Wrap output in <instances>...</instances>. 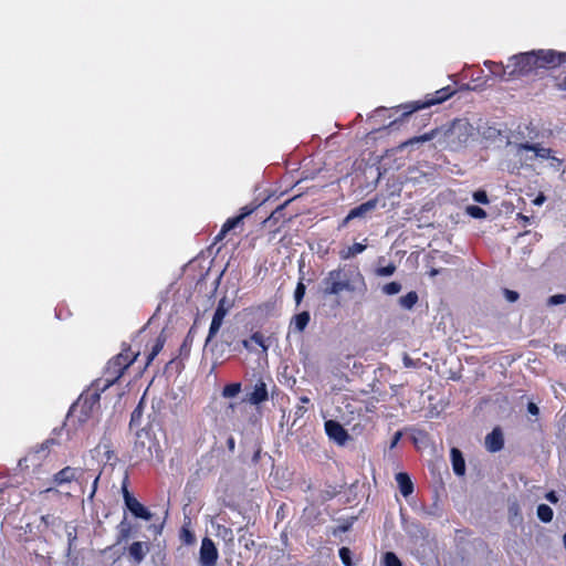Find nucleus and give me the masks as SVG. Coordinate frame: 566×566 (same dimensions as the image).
<instances>
[{
    "instance_id": "obj_48",
    "label": "nucleus",
    "mask_w": 566,
    "mask_h": 566,
    "mask_svg": "<svg viewBox=\"0 0 566 566\" xmlns=\"http://www.w3.org/2000/svg\"><path fill=\"white\" fill-rule=\"evenodd\" d=\"M473 199L479 202V203H482V205H488L489 203V198H488V195L484 190H478L473 193Z\"/></svg>"
},
{
    "instance_id": "obj_32",
    "label": "nucleus",
    "mask_w": 566,
    "mask_h": 566,
    "mask_svg": "<svg viewBox=\"0 0 566 566\" xmlns=\"http://www.w3.org/2000/svg\"><path fill=\"white\" fill-rule=\"evenodd\" d=\"M311 402L310 398L306 396L300 397V403L295 407L294 410V421L293 424L301 418L304 417V415L307 412V408L305 405H308Z\"/></svg>"
},
{
    "instance_id": "obj_38",
    "label": "nucleus",
    "mask_w": 566,
    "mask_h": 566,
    "mask_svg": "<svg viewBox=\"0 0 566 566\" xmlns=\"http://www.w3.org/2000/svg\"><path fill=\"white\" fill-rule=\"evenodd\" d=\"M547 160H548L549 168H552L554 171H556V172L564 171V169H563L564 159L563 158H558V157L554 156V154H552L551 158H548Z\"/></svg>"
},
{
    "instance_id": "obj_27",
    "label": "nucleus",
    "mask_w": 566,
    "mask_h": 566,
    "mask_svg": "<svg viewBox=\"0 0 566 566\" xmlns=\"http://www.w3.org/2000/svg\"><path fill=\"white\" fill-rule=\"evenodd\" d=\"M166 340H167V337L163 331L157 336L154 345L151 346L149 354L147 355L146 367H148L153 363V360L156 358V356L163 350V348L166 344Z\"/></svg>"
},
{
    "instance_id": "obj_44",
    "label": "nucleus",
    "mask_w": 566,
    "mask_h": 566,
    "mask_svg": "<svg viewBox=\"0 0 566 566\" xmlns=\"http://www.w3.org/2000/svg\"><path fill=\"white\" fill-rule=\"evenodd\" d=\"M285 205L279 206L264 222H279L283 218Z\"/></svg>"
},
{
    "instance_id": "obj_17",
    "label": "nucleus",
    "mask_w": 566,
    "mask_h": 566,
    "mask_svg": "<svg viewBox=\"0 0 566 566\" xmlns=\"http://www.w3.org/2000/svg\"><path fill=\"white\" fill-rule=\"evenodd\" d=\"M218 556V549L213 541L209 537H205L200 547V563L202 566H216Z\"/></svg>"
},
{
    "instance_id": "obj_62",
    "label": "nucleus",
    "mask_w": 566,
    "mask_h": 566,
    "mask_svg": "<svg viewBox=\"0 0 566 566\" xmlns=\"http://www.w3.org/2000/svg\"><path fill=\"white\" fill-rule=\"evenodd\" d=\"M517 218H518V219H521V220H523L524 226H525V224H527V223L530 222V218H528V217H526V216H524V214H522V213H518V214H517Z\"/></svg>"
},
{
    "instance_id": "obj_64",
    "label": "nucleus",
    "mask_w": 566,
    "mask_h": 566,
    "mask_svg": "<svg viewBox=\"0 0 566 566\" xmlns=\"http://www.w3.org/2000/svg\"><path fill=\"white\" fill-rule=\"evenodd\" d=\"M113 547H114V545L106 547L105 552L111 551Z\"/></svg>"
},
{
    "instance_id": "obj_60",
    "label": "nucleus",
    "mask_w": 566,
    "mask_h": 566,
    "mask_svg": "<svg viewBox=\"0 0 566 566\" xmlns=\"http://www.w3.org/2000/svg\"><path fill=\"white\" fill-rule=\"evenodd\" d=\"M558 86L560 90L566 91V71L564 72V76H563L560 83L558 84Z\"/></svg>"
},
{
    "instance_id": "obj_56",
    "label": "nucleus",
    "mask_w": 566,
    "mask_h": 566,
    "mask_svg": "<svg viewBox=\"0 0 566 566\" xmlns=\"http://www.w3.org/2000/svg\"><path fill=\"white\" fill-rule=\"evenodd\" d=\"M252 344H253V343H252L250 339H243V340H242V345H243V347H244L247 350H249V352L254 350V347H253V345H252Z\"/></svg>"
},
{
    "instance_id": "obj_52",
    "label": "nucleus",
    "mask_w": 566,
    "mask_h": 566,
    "mask_svg": "<svg viewBox=\"0 0 566 566\" xmlns=\"http://www.w3.org/2000/svg\"><path fill=\"white\" fill-rule=\"evenodd\" d=\"M527 411L533 416H537L539 413V409L534 402L527 403Z\"/></svg>"
},
{
    "instance_id": "obj_49",
    "label": "nucleus",
    "mask_w": 566,
    "mask_h": 566,
    "mask_svg": "<svg viewBox=\"0 0 566 566\" xmlns=\"http://www.w3.org/2000/svg\"><path fill=\"white\" fill-rule=\"evenodd\" d=\"M149 433H150L149 430H146V429H140L139 431H137L136 432V442H135L136 447H138L140 444V447L144 448L145 442L142 441L140 439L144 434L149 438Z\"/></svg>"
},
{
    "instance_id": "obj_41",
    "label": "nucleus",
    "mask_w": 566,
    "mask_h": 566,
    "mask_svg": "<svg viewBox=\"0 0 566 566\" xmlns=\"http://www.w3.org/2000/svg\"><path fill=\"white\" fill-rule=\"evenodd\" d=\"M384 564H385V566H401L400 559L392 552H387L384 555Z\"/></svg>"
},
{
    "instance_id": "obj_31",
    "label": "nucleus",
    "mask_w": 566,
    "mask_h": 566,
    "mask_svg": "<svg viewBox=\"0 0 566 566\" xmlns=\"http://www.w3.org/2000/svg\"><path fill=\"white\" fill-rule=\"evenodd\" d=\"M419 296L417 292L410 291L399 298V304L406 310H411L418 303Z\"/></svg>"
},
{
    "instance_id": "obj_63",
    "label": "nucleus",
    "mask_w": 566,
    "mask_h": 566,
    "mask_svg": "<svg viewBox=\"0 0 566 566\" xmlns=\"http://www.w3.org/2000/svg\"><path fill=\"white\" fill-rule=\"evenodd\" d=\"M437 273H438V271H437V270H434V269H433V270H431V272H430V274H431V275H436Z\"/></svg>"
},
{
    "instance_id": "obj_26",
    "label": "nucleus",
    "mask_w": 566,
    "mask_h": 566,
    "mask_svg": "<svg viewBox=\"0 0 566 566\" xmlns=\"http://www.w3.org/2000/svg\"><path fill=\"white\" fill-rule=\"evenodd\" d=\"M377 201L375 199L368 200L366 202H363L361 205L353 208L348 214L349 218L353 220L356 218H363L365 217L369 211L374 210L376 208Z\"/></svg>"
},
{
    "instance_id": "obj_11",
    "label": "nucleus",
    "mask_w": 566,
    "mask_h": 566,
    "mask_svg": "<svg viewBox=\"0 0 566 566\" xmlns=\"http://www.w3.org/2000/svg\"><path fill=\"white\" fill-rule=\"evenodd\" d=\"M128 476H125L122 485V494L126 509L136 517L145 521L153 518V513L144 506L128 490Z\"/></svg>"
},
{
    "instance_id": "obj_46",
    "label": "nucleus",
    "mask_w": 566,
    "mask_h": 566,
    "mask_svg": "<svg viewBox=\"0 0 566 566\" xmlns=\"http://www.w3.org/2000/svg\"><path fill=\"white\" fill-rule=\"evenodd\" d=\"M192 344V337L188 334L180 346V355L188 356Z\"/></svg>"
},
{
    "instance_id": "obj_58",
    "label": "nucleus",
    "mask_w": 566,
    "mask_h": 566,
    "mask_svg": "<svg viewBox=\"0 0 566 566\" xmlns=\"http://www.w3.org/2000/svg\"><path fill=\"white\" fill-rule=\"evenodd\" d=\"M227 446L229 448L230 451H233L234 450V447H235V441H234V438L233 437H229L228 440H227Z\"/></svg>"
},
{
    "instance_id": "obj_9",
    "label": "nucleus",
    "mask_w": 566,
    "mask_h": 566,
    "mask_svg": "<svg viewBox=\"0 0 566 566\" xmlns=\"http://www.w3.org/2000/svg\"><path fill=\"white\" fill-rule=\"evenodd\" d=\"M454 94H455V90L452 86H450V85L444 86V87L436 91L433 94H427L423 99L415 101V102L406 105L405 108L407 111L403 113V116H408L417 111H420V109H423L427 107H431L433 105L441 104V103L446 102L447 99H449Z\"/></svg>"
},
{
    "instance_id": "obj_8",
    "label": "nucleus",
    "mask_w": 566,
    "mask_h": 566,
    "mask_svg": "<svg viewBox=\"0 0 566 566\" xmlns=\"http://www.w3.org/2000/svg\"><path fill=\"white\" fill-rule=\"evenodd\" d=\"M536 56L531 52L518 53L510 57L507 69L511 80L531 74L536 67Z\"/></svg>"
},
{
    "instance_id": "obj_51",
    "label": "nucleus",
    "mask_w": 566,
    "mask_h": 566,
    "mask_svg": "<svg viewBox=\"0 0 566 566\" xmlns=\"http://www.w3.org/2000/svg\"><path fill=\"white\" fill-rule=\"evenodd\" d=\"M164 525L163 524H153L148 527L150 532H153L154 536L157 537L161 535Z\"/></svg>"
},
{
    "instance_id": "obj_40",
    "label": "nucleus",
    "mask_w": 566,
    "mask_h": 566,
    "mask_svg": "<svg viewBox=\"0 0 566 566\" xmlns=\"http://www.w3.org/2000/svg\"><path fill=\"white\" fill-rule=\"evenodd\" d=\"M467 212L469 216L475 218V219H483L486 217V212L484 209H482L479 206H468Z\"/></svg>"
},
{
    "instance_id": "obj_15",
    "label": "nucleus",
    "mask_w": 566,
    "mask_h": 566,
    "mask_svg": "<svg viewBox=\"0 0 566 566\" xmlns=\"http://www.w3.org/2000/svg\"><path fill=\"white\" fill-rule=\"evenodd\" d=\"M85 471L81 468L65 467L53 475L52 482L60 486L73 481L82 483Z\"/></svg>"
},
{
    "instance_id": "obj_33",
    "label": "nucleus",
    "mask_w": 566,
    "mask_h": 566,
    "mask_svg": "<svg viewBox=\"0 0 566 566\" xmlns=\"http://www.w3.org/2000/svg\"><path fill=\"white\" fill-rule=\"evenodd\" d=\"M241 390H242L241 382H231V384L226 385L222 388L221 394H222L223 398H233L237 395H239Z\"/></svg>"
},
{
    "instance_id": "obj_57",
    "label": "nucleus",
    "mask_w": 566,
    "mask_h": 566,
    "mask_svg": "<svg viewBox=\"0 0 566 566\" xmlns=\"http://www.w3.org/2000/svg\"><path fill=\"white\" fill-rule=\"evenodd\" d=\"M400 438H401V432H399V431H398V432H396V433H395V436H394V438H392V440H391V443H390V448H391V449L396 447V444L398 443V441L400 440Z\"/></svg>"
},
{
    "instance_id": "obj_39",
    "label": "nucleus",
    "mask_w": 566,
    "mask_h": 566,
    "mask_svg": "<svg viewBox=\"0 0 566 566\" xmlns=\"http://www.w3.org/2000/svg\"><path fill=\"white\" fill-rule=\"evenodd\" d=\"M401 291V284L399 282H389L382 286V292L387 295H395Z\"/></svg>"
},
{
    "instance_id": "obj_19",
    "label": "nucleus",
    "mask_w": 566,
    "mask_h": 566,
    "mask_svg": "<svg viewBox=\"0 0 566 566\" xmlns=\"http://www.w3.org/2000/svg\"><path fill=\"white\" fill-rule=\"evenodd\" d=\"M325 431L331 439H334L338 443H344L348 438L347 431L335 420H327L325 422Z\"/></svg>"
},
{
    "instance_id": "obj_2",
    "label": "nucleus",
    "mask_w": 566,
    "mask_h": 566,
    "mask_svg": "<svg viewBox=\"0 0 566 566\" xmlns=\"http://www.w3.org/2000/svg\"><path fill=\"white\" fill-rule=\"evenodd\" d=\"M367 286L357 265L339 264L324 276L319 284L323 297L340 296L342 293H364Z\"/></svg>"
},
{
    "instance_id": "obj_1",
    "label": "nucleus",
    "mask_w": 566,
    "mask_h": 566,
    "mask_svg": "<svg viewBox=\"0 0 566 566\" xmlns=\"http://www.w3.org/2000/svg\"><path fill=\"white\" fill-rule=\"evenodd\" d=\"M473 126L465 118H457L449 125H444L430 132L411 137L402 142L399 146V150H403L407 147H412L417 144L437 139L439 146L443 149L457 151L467 146L470 138L473 136Z\"/></svg>"
},
{
    "instance_id": "obj_54",
    "label": "nucleus",
    "mask_w": 566,
    "mask_h": 566,
    "mask_svg": "<svg viewBox=\"0 0 566 566\" xmlns=\"http://www.w3.org/2000/svg\"><path fill=\"white\" fill-rule=\"evenodd\" d=\"M352 220H353V219H352V218H349V214H347V216H346V217H345V218H344V219L338 223L337 229H338V230L344 229L345 227H347V226H348V223H349Z\"/></svg>"
},
{
    "instance_id": "obj_53",
    "label": "nucleus",
    "mask_w": 566,
    "mask_h": 566,
    "mask_svg": "<svg viewBox=\"0 0 566 566\" xmlns=\"http://www.w3.org/2000/svg\"><path fill=\"white\" fill-rule=\"evenodd\" d=\"M105 450V457L107 461L116 460L117 457L113 450H108V446H104Z\"/></svg>"
},
{
    "instance_id": "obj_30",
    "label": "nucleus",
    "mask_w": 566,
    "mask_h": 566,
    "mask_svg": "<svg viewBox=\"0 0 566 566\" xmlns=\"http://www.w3.org/2000/svg\"><path fill=\"white\" fill-rule=\"evenodd\" d=\"M310 319H311V316L307 311H303V312L296 314L293 317L294 328L297 332H303L306 328V326L308 325Z\"/></svg>"
},
{
    "instance_id": "obj_4",
    "label": "nucleus",
    "mask_w": 566,
    "mask_h": 566,
    "mask_svg": "<svg viewBox=\"0 0 566 566\" xmlns=\"http://www.w3.org/2000/svg\"><path fill=\"white\" fill-rule=\"evenodd\" d=\"M138 355L139 353L132 352L128 345L123 347L119 354L115 355L107 361L103 371V377L95 379L93 381L94 386H97L103 391L108 389L117 382L124 375L125 370L136 361Z\"/></svg>"
},
{
    "instance_id": "obj_45",
    "label": "nucleus",
    "mask_w": 566,
    "mask_h": 566,
    "mask_svg": "<svg viewBox=\"0 0 566 566\" xmlns=\"http://www.w3.org/2000/svg\"><path fill=\"white\" fill-rule=\"evenodd\" d=\"M306 287L302 281H300L294 291V298L296 304H300L305 295Z\"/></svg>"
},
{
    "instance_id": "obj_36",
    "label": "nucleus",
    "mask_w": 566,
    "mask_h": 566,
    "mask_svg": "<svg viewBox=\"0 0 566 566\" xmlns=\"http://www.w3.org/2000/svg\"><path fill=\"white\" fill-rule=\"evenodd\" d=\"M179 537L180 541L186 545H192L196 542L193 532L187 526L181 527Z\"/></svg>"
},
{
    "instance_id": "obj_7",
    "label": "nucleus",
    "mask_w": 566,
    "mask_h": 566,
    "mask_svg": "<svg viewBox=\"0 0 566 566\" xmlns=\"http://www.w3.org/2000/svg\"><path fill=\"white\" fill-rule=\"evenodd\" d=\"M101 390L92 382L91 387L81 394L77 401L72 405L70 415L76 417L80 422L88 420L95 410L99 408Z\"/></svg>"
},
{
    "instance_id": "obj_3",
    "label": "nucleus",
    "mask_w": 566,
    "mask_h": 566,
    "mask_svg": "<svg viewBox=\"0 0 566 566\" xmlns=\"http://www.w3.org/2000/svg\"><path fill=\"white\" fill-rule=\"evenodd\" d=\"M138 355L139 353L132 352L128 345L123 347L119 354L115 355L107 361L103 371V377L95 379L93 381L94 386H97L103 391L108 389L117 382L124 375L125 370L136 361Z\"/></svg>"
},
{
    "instance_id": "obj_29",
    "label": "nucleus",
    "mask_w": 566,
    "mask_h": 566,
    "mask_svg": "<svg viewBox=\"0 0 566 566\" xmlns=\"http://www.w3.org/2000/svg\"><path fill=\"white\" fill-rule=\"evenodd\" d=\"M144 413V398L140 399L136 408L133 410L130 415L129 428H138L142 423Z\"/></svg>"
},
{
    "instance_id": "obj_22",
    "label": "nucleus",
    "mask_w": 566,
    "mask_h": 566,
    "mask_svg": "<svg viewBox=\"0 0 566 566\" xmlns=\"http://www.w3.org/2000/svg\"><path fill=\"white\" fill-rule=\"evenodd\" d=\"M149 551V545L144 542H134L128 547L129 556L136 564H139L145 558L146 554Z\"/></svg>"
},
{
    "instance_id": "obj_10",
    "label": "nucleus",
    "mask_w": 566,
    "mask_h": 566,
    "mask_svg": "<svg viewBox=\"0 0 566 566\" xmlns=\"http://www.w3.org/2000/svg\"><path fill=\"white\" fill-rule=\"evenodd\" d=\"M454 94H455V90L452 86H450V85L444 86V87L436 91L433 94H427L423 99L415 101V102L406 105L405 108L407 111L403 113V116H408L417 111H420V109H423L427 107H431L433 105L441 104V103L446 102L447 99H449Z\"/></svg>"
},
{
    "instance_id": "obj_16",
    "label": "nucleus",
    "mask_w": 566,
    "mask_h": 566,
    "mask_svg": "<svg viewBox=\"0 0 566 566\" xmlns=\"http://www.w3.org/2000/svg\"><path fill=\"white\" fill-rule=\"evenodd\" d=\"M255 210L254 206H244L240 210V214L227 219V221L222 224L221 230L216 235V241H221L229 231L234 229L237 226H239L244 218L250 216Z\"/></svg>"
},
{
    "instance_id": "obj_5",
    "label": "nucleus",
    "mask_w": 566,
    "mask_h": 566,
    "mask_svg": "<svg viewBox=\"0 0 566 566\" xmlns=\"http://www.w3.org/2000/svg\"><path fill=\"white\" fill-rule=\"evenodd\" d=\"M138 355L139 353L132 352L128 345L123 347L119 354L115 355L107 361L103 371V377L95 379L93 381L94 386H97L103 391L108 389L117 382L124 375L125 370L136 361Z\"/></svg>"
},
{
    "instance_id": "obj_23",
    "label": "nucleus",
    "mask_w": 566,
    "mask_h": 566,
    "mask_svg": "<svg viewBox=\"0 0 566 566\" xmlns=\"http://www.w3.org/2000/svg\"><path fill=\"white\" fill-rule=\"evenodd\" d=\"M396 482L398 484L399 491L403 497H408L413 493V483L406 472H399L396 474Z\"/></svg>"
},
{
    "instance_id": "obj_12",
    "label": "nucleus",
    "mask_w": 566,
    "mask_h": 566,
    "mask_svg": "<svg viewBox=\"0 0 566 566\" xmlns=\"http://www.w3.org/2000/svg\"><path fill=\"white\" fill-rule=\"evenodd\" d=\"M537 69H555L566 63V52L555 50H534Z\"/></svg>"
},
{
    "instance_id": "obj_25",
    "label": "nucleus",
    "mask_w": 566,
    "mask_h": 566,
    "mask_svg": "<svg viewBox=\"0 0 566 566\" xmlns=\"http://www.w3.org/2000/svg\"><path fill=\"white\" fill-rule=\"evenodd\" d=\"M451 462L453 472L458 476H462L465 473V461L462 452L458 448H452L450 451Z\"/></svg>"
},
{
    "instance_id": "obj_35",
    "label": "nucleus",
    "mask_w": 566,
    "mask_h": 566,
    "mask_svg": "<svg viewBox=\"0 0 566 566\" xmlns=\"http://www.w3.org/2000/svg\"><path fill=\"white\" fill-rule=\"evenodd\" d=\"M132 535V527L129 524H126L124 521L118 525V533L116 538V544H120L124 541H127Z\"/></svg>"
},
{
    "instance_id": "obj_21",
    "label": "nucleus",
    "mask_w": 566,
    "mask_h": 566,
    "mask_svg": "<svg viewBox=\"0 0 566 566\" xmlns=\"http://www.w3.org/2000/svg\"><path fill=\"white\" fill-rule=\"evenodd\" d=\"M524 149H530L533 153L534 159L547 160L555 151L552 148L544 147L541 143L525 142L522 146Z\"/></svg>"
},
{
    "instance_id": "obj_13",
    "label": "nucleus",
    "mask_w": 566,
    "mask_h": 566,
    "mask_svg": "<svg viewBox=\"0 0 566 566\" xmlns=\"http://www.w3.org/2000/svg\"><path fill=\"white\" fill-rule=\"evenodd\" d=\"M524 143H516L514 145V161L507 164V170L511 174H520L523 168H533L534 157L530 149H524L522 146Z\"/></svg>"
},
{
    "instance_id": "obj_6",
    "label": "nucleus",
    "mask_w": 566,
    "mask_h": 566,
    "mask_svg": "<svg viewBox=\"0 0 566 566\" xmlns=\"http://www.w3.org/2000/svg\"><path fill=\"white\" fill-rule=\"evenodd\" d=\"M138 355L139 353L132 352L128 345L123 347L119 354L115 355L107 361L103 371V377L95 379L93 381L94 386H97L103 391L108 389L117 382L124 375L125 370L136 361Z\"/></svg>"
},
{
    "instance_id": "obj_55",
    "label": "nucleus",
    "mask_w": 566,
    "mask_h": 566,
    "mask_svg": "<svg viewBox=\"0 0 566 566\" xmlns=\"http://www.w3.org/2000/svg\"><path fill=\"white\" fill-rule=\"evenodd\" d=\"M98 479H99V475H96V476L94 478V481H93V484H92V491H91V494H90V497H91V499H92V497L95 495V493H96Z\"/></svg>"
},
{
    "instance_id": "obj_28",
    "label": "nucleus",
    "mask_w": 566,
    "mask_h": 566,
    "mask_svg": "<svg viewBox=\"0 0 566 566\" xmlns=\"http://www.w3.org/2000/svg\"><path fill=\"white\" fill-rule=\"evenodd\" d=\"M366 243L356 242L347 248L342 249L338 254L342 260H349L356 256L357 254L363 253L366 250Z\"/></svg>"
},
{
    "instance_id": "obj_42",
    "label": "nucleus",
    "mask_w": 566,
    "mask_h": 566,
    "mask_svg": "<svg viewBox=\"0 0 566 566\" xmlns=\"http://www.w3.org/2000/svg\"><path fill=\"white\" fill-rule=\"evenodd\" d=\"M396 265L394 263H389L386 266H380L376 269V274L378 276H390L395 273Z\"/></svg>"
},
{
    "instance_id": "obj_61",
    "label": "nucleus",
    "mask_w": 566,
    "mask_h": 566,
    "mask_svg": "<svg viewBox=\"0 0 566 566\" xmlns=\"http://www.w3.org/2000/svg\"><path fill=\"white\" fill-rule=\"evenodd\" d=\"M546 497L552 503H556L557 502V496H556V494L554 492H549Z\"/></svg>"
},
{
    "instance_id": "obj_34",
    "label": "nucleus",
    "mask_w": 566,
    "mask_h": 566,
    "mask_svg": "<svg viewBox=\"0 0 566 566\" xmlns=\"http://www.w3.org/2000/svg\"><path fill=\"white\" fill-rule=\"evenodd\" d=\"M537 516L544 523H549L553 520L554 512L547 504H539L537 506Z\"/></svg>"
},
{
    "instance_id": "obj_20",
    "label": "nucleus",
    "mask_w": 566,
    "mask_h": 566,
    "mask_svg": "<svg viewBox=\"0 0 566 566\" xmlns=\"http://www.w3.org/2000/svg\"><path fill=\"white\" fill-rule=\"evenodd\" d=\"M485 447L490 452H497L504 447V437L501 428H494L486 437H485Z\"/></svg>"
},
{
    "instance_id": "obj_37",
    "label": "nucleus",
    "mask_w": 566,
    "mask_h": 566,
    "mask_svg": "<svg viewBox=\"0 0 566 566\" xmlns=\"http://www.w3.org/2000/svg\"><path fill=\"white\" fill-rule=\"evenodd\" d=\"M250 340L258 345L259 347L262 348V350L265 353L269 348V345L265 344V337L264 335L261 333V332H254L251 337H250Z\"/></svg>"
},
{
    "instance_id": "obj_14",
    "label": "nucleus",
    "mask_w": 566,
    "mask_h": 566,
    "mask_svg": "<svg viewBox=\"0 0 566 566\" xmlns=\"http://www.w3.org/2000/svg\"><path fill=\"white\" fill-rule=\"evenodd\" d=\"M269 400V389L268 381L264 377L260 376L254 385L251 387V390L247 391L244 401L253 405L261 406L262 403Z\"/></svg>"
},
{
    "instance_id": "obj_47",
    "label": "nucleus",
    "mask_w": 566,
    "mask_h": 566,
    "mask_svg": "<svg viewBox=\"0 0 566 566\" xmlns=\"http://www.w3.org/2000/svg\"><path fill=\"white\" fill-rule=\"evenodd\" d=\"M339 557L345 566H352L350 551L347 547L339 549Z\"/></svg>"
},
{
    "instance_id": "obj_59",
    "label": "nucleus",
    "mask_w": 566,
    "mask_h": 566,
    "mask_svg": "<svg viewBox=\"0 0 566 566\" xmlns=\"http://www.w3.org/2000/svg\"><path fill=\"white\" fill-rule=\"evenodd\" d=\"M545 201V196L543 193H541L539 196H537L533 203L536 205V206H539L542 205L543 202Z\"/></svg>"
},
{
    "instance_id": "obj_18",
    "label": "nucleus",
    "mask_w": 566,
    "mask_h": 566,
    "mask_svg": "<svg viewBox=\"0 0 566 566\" xmlns=\"http://www.w3.org/2000/svg\"><path fill=\"white\" fill-rule=\"evenodd\" d=\"M228 310L224 306V300H221L218 303V306L214 311V314L212 316V321L209 327L207 342L212 339L219 332L220 327L222 326L223 319L227 315Z\"/></svg>"
},
{
    "instance_id": "obj_43",
    "label": "nucleus",
    "mask_w": 566,
    "mask_h": 566,
    "mask_svg": "<svg viewBox=\"0 0 566 566\" xmlns=\"http://www.w3.org/2000/svg\"><path fill=\"white\" fill-rule=\"evenodd\" d=\"M566 303V294H555L547 298V306H555Z\"/></svg>"
},
{
    "instance_id": "obj_24",
    "label": "nucleus",
    "mask_w": 566,
    "mask_h": 566,
    "mask_svg": "<svg viewBox=\"0 0 566 566\" xmlns=\"http://www.w3.org/2000/svg\"><path fill=\"white\" fill-rule=\"evenodd\" d=\"M484 65L490 70V72L501 81H511L510 70L507 69V64L503 65L502 63H496L493 61H485Z\"/></svg>"
},
{
    "instance_id": "obj_50",
    "label": "nucleus",
    "mask_w": 566,
    "mask_h": 566,
    "mask_svg": "<svg viewBox=\"0 0 566 566\" xmlns=\"http://www.w3.org/2000/svg\"><path fill=\"white\" fill-rule=\"evenodd\" d=\"M504 295L506 300L511 303L516 302L520 297V294L516 291H512L509 289H504Z\"/></svg>"
}]
</instances>
